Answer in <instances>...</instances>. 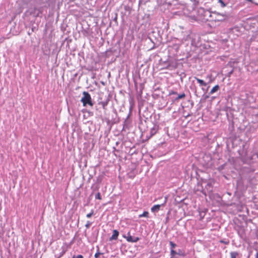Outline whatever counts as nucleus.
<instances>
[{
    "label": "nucleus",
    "instance_id": "obj_10",
    "mask_svg": "<svg viewBox=\"0 0 258 258\" xmlns=\"http://www.w3.org/2000/svg\"><path fill=\"white\" fill-rule=\"evenodd\" d=\"M148 215H149L148 212L145 211V212H143V213L142 214L140 215L139 216V218H141V217H148Z\"/></svg>",
    "mask_w": 258,
    "mask_h": 258
},
{
    "label": "nucleus",
    "instance_id": "obj_21",
    "mask_svg": "<svg viewBox=\"0 0 258 258\" xmlns=\"http://www.w3.org/2000/svg\"><path fill=\"white\" fill-rule=\"evenodd\" d=\"M95 198H96V199H98L100 200L101 199L100 194L99 192H98L97 194H96Z\"/></svg>",
    "mask_w": 258,
    "mask_h": 258
},
{
    "label": "nucleus",
    "instance_id": "obj_19",
    "mask_svg": "<svg viewBox=\"0 0 258 258\" xmlns=\"http://www.w3.org/2000/svg\"><path fill=\"white\" fill-rule=\"evenodd\" d=\"M72 258H84V256L81 254H79L77 255H74Z\"/></svg>",
    "mask_w": 258,
    "mask_h": 258
},
{
    "label": "nucleus",
    "instance_id": "obj_15",
    "mask_svg": "<svg viewBox=\"0 0 258 258\" xmlns=\"http://www.w3.org/2000/svg\"><path fill=\"white\" fill-rule=\"evenodd\" d=\"M207 78L209 79V83H211V82H212L213 81V80H214V79L212 78V75H210L207 76Z\"/></svg>",
    "mask_w": 258,
    "mask_h": 258
},
{
    "label": "nucleus",
    "instance_id": "obj_25",
    "mask_svg": "<svg viewBox=\"0 0 258 258\" xmlns=\"http://www.w3.org/2000/svg\"><path fill=\"white\" fill-rule=\"evenodd\" d=\"M220 2L221 3V4H222L223 5V6H225V4L221 0H220Z\"/></svg>",
    "mask_w": 258,
    "mask_h": 258
},
{
    "label": "nucleus",
    "instance_id": "obj_3",
    "mask_svg": "<svg viewBox=\"0 0 258 258\" xmlns=\"http://www.w3.org/2000/svg\"><path fill=\"white\" fill-rule=\"evenodd\" d=\"M128 242H136L139 240V238L138 237H133L130 234V233L127 234V236H124Z\"/></svg>",
    "mask_w": 258,
    "mask_h": 258
},
{
    "label": "nucleus",
    "instance_id": "obj_1",
    "mask_svg": "<svg viewBox=\"0 0 258 258\" xmlns=\"http://www.w3.org/2000/svg\"><path fill=\"white\" fill-rule=\"evenodd\" d=\"M83 96L81 98V101L83 103V106H86L87 104L91 106L93 105V103L92 102L91 97L90 95L87 92L84 91L83 93Z\"/></svg>",
    "mask_w": 258,
    "mask_h": 258
},
{
    "label": "nucleus",
    "instance_id": "obj_17",
    "mask_svg": "<svg viewBox=\"0 0 258 258\" xmlns=\"http://www.w3.org/2000/svg\"><path fill=\"white\" fill-rule=\"evenodd\" d=\"M189 38V35H186L185 37H183L182 38V41L183 42V41H186Z\"/></svg>",
    "mask_w": 258,
    "mask_h": 258
},
{
    "label": "nucleus",
    "instance_id": "obj_26",
    "mask_svg": "<svg viewBox=\"0 0 258 258\" xmlns=\"http://www.w3.org/2000/svg\"><path fill=\"white\" fill-rule=\"evenodd\" d=\"M256 258H258V253H256Z\"/></svg>",
    "mask_w": 258,
    "mask_h": 258
},
{
    "label": "nucleus",
    "instance_id": "obj_24",
    "mask_svg": "<svg viewBox=\"0 0 258 258\" xmlns=\"http://www.w3.org/2000/svg\"><path fill=\"white\" fill-rule=\"evenodd\" d=\"M117 17H114V20L115 21H117Z\"/></svg>",
    "mask_w": 258,
    "mask_h": 258
},
{
    "label": "nucleus",
    "instance_id": "obj_22",
    "mask_svg": "<svg viewBox=\"0 0 258 258\" xmlns=\"http://www.w3.org/2000/svg\"><path fill=\"white\" fill-rule=\"evenodd\" d=\"M102 104L103 107L104 108L107 105V103L103 102H102Z\"/></svg>",
    "mask_w": 258,
    "mask_h": 258
},
{
    "label": "nucleus",
    "instance_id": "obj_6",
    "mask_svg": "<svg viewBox=\"0 0 258 258\" xmlns=\"http://www.w3.org/2000/svg\"><path fill=\"white\" fill-rule=\"evenodd\" d=\"M193 19L196 21H199L202 23L206 22L207 20H206L204 17H191Z\"/></svg>",
    "mask_w": 258,
    "mask_h": 258
},
{
    "label": "nucleus",
    "instance_id": "obj_12",
    "mask_svg": "<svg viewBox=\"0 0 258 258\" xmlns=\"http://www.w3.org/2000/svg\"><path fill=\"white\" fill-rule=\"evenodd\" d=\"M170 254L171 255V257H173L175 254H177V252L174 249H171Z\"/></svg>",
    "mask_w": 258,
    "mask_h": 258
},
{
    "label": "nucleus",
    "instance_id": "obj_11",
    "mask_svg": "<svg viewBox=\"0 0 258 258\" xmlns=\"http://www.w3.org/2000/svg\"><path fill=\"white\" fill-rule=\"evenodd\" d=\"M185 97V94L183 93L181 94L178 95V96L175 98V100H178L180 99L184 98Z\"/></svg>",
    "mask_w": 258,
    "mask_h": 258
},
{
    "label": "nucleus",
    "instance_id": "obj_13",
    "mask_svg": "<svg viewBox=\"0 0 258 258\" xmlns=\"http://www.w3.org/2000/svg\"><path fill=\"white\" fill-rule=\"evenodd\" d=\"M93 215H94V211H93V210H92L91 212L90 213L87 214L86 217L88 218H90Z\"/></svg>",
    "mask_w": 258,
    "mask_h": 258
},
{
    "label": "nucleus",
    "instance_id": "obj_5",
    "mask_svg": "<svg viewBox=\"0 0 258 258\" xmlns=\"http://www.w3.org/2000/svg\"><path fill=\"white\" fill-rule=\"evenodd\" d=\"M194 78L197 80L198 83L200 84L201 86H206L207 84L203 80H201L196 77H195Z\"/></svg>",
    "mask_w": 258,
    "mask_h": 258
},
{
    "label": "nucleus",
    "instance_id": "obj_9",
    "mask_svg": "<svg viewBox=\"0 0 258 258\" xmlns=\"http://www.w3.org/2000/svg\"><path fill=\"white\" fill-rule=\"evenodd\" d=\"M238 255L237 252L232 251L230 253L231 258H236V256Z\"/></svg>",
    "mask_w": 258,
    "mask_h": 258
},
{
    "label": "nucleus",
    "instance_id": "obj_16",
    "mask_svg": "<svg viewBox=\"0 0 258 258\" xmlns=\"http://www.w3.org/2000/svg\"><path fill=\"white\" fill-rule=\"evenodd\" d=\"M170 245L171 246V249H173L176 247V245L173 243L172 241H170L169 242Z\"/></svg>",
    "mask_w": 258,
    "mask_h": 258
},
{
    "label": "nucleus",
    "instance_id": "obj_20",
    "mask_svg": "<svg viewBox=\"0 0 258 258\" xmlns=\"http://www.w3.org/2000/svg\"><path fill=\"white\" fill-rule=\"evenodd\" d=\"M177 254H179V255H183L184 256V254L183 252H182V251L181 250H178V252H177Z\"/></svg>",
    "mask_w": 258,
    "mask_h": 258
},
{
    "label": "nucleus",
    "instance_id": "obj_23",
    "mask_svg": "<svg viewBox=\"0 0 258 258\" xmlns=\"http://www.w3.org/2000/svg\"><path fill=\"white\" fill-rule=\"evenodd\" d=\"M177 94V93L175 92H172V93H170V94Z\"/></svg>",
    "mask_w": 258,
    "mask_h": 258
},
{
    "label": "nucleus",
    "instance_id": "obj_2",
    "mask_svg": "<svg viewBox=\"0 0 258 258\" xmlns=\"http://www.w3.org/2000/svg\"><path fill=\"white\" fill-rule=\"evenodd\" d=\"M167 200V198L165 197L163 203L160 205H154V206H153L151 209V211L153 213L157 212L158 211H159L160 207L161 206H164L165 204L166 203Z\"/></svg>",
    "mask_w": 258,
    "mask_h": 258
},
{
    "label": "nucleus",
    "instance_id": "obj_4",
    "mask_svg": "<svg viewBox=\"0 0 258 258\" xmlns=\"http://www.w3.org/2000/svg\"><path fill=\"white\" fill-rule=\"evenodd\" d=\"M118 235H119L118 231L117 230H114L113 231V234L111 236V237L110 238V240H116V239H117Z\"/></svg>",
    "mask_w": 258,
    "mask_h": 258
},
{
    "label": "nucleus",
    "instance_id": "obj_14",
    "mask_svg": "<svg viewBox=\"0 0 258 258\" xmlns=\"http://www.w3.org/2000/svg\"><path fill=\"white\" fill-rule=\"evenodd\" d=\"M92 224V223L89 221H88L86 223V224H85V227L87 228H89L91 226Z\"/></svg>",
    "mask_w": 258,
    "mask_h": 258
},
{
    "label": "nucleus",
    "instance_id": "obj_8",
    "mask_svg": "<svg viewBox=\"0 0 258 258\" xmlns=\"http://www.w3.org/2000/svg\"><path fill=\"white\" fill-rule=\"evenodd\" d=\"M216 21H211L209 23H208L207 25L210 27H215L216 26Z\"/></svg>",
    "mask_w": 258,
    "mask_h": 258
},
{
    "label": "nucleus",
    "instance_id": "obj_7",
    "mask_svg": "<svg viewBox=\"0 0 258 258\" xmlns=\"http://www.w3.org/2000/svg\"><path fill=\"white\" fill-rule=\"evenodd\" d=\"M220 87H219V86L218 85H217L216 86H215L211 90L210 92V94H213V93H214L215 92H217L218 90H219Z\"/></svg>",
    "mask_w": 258,
    "mask_h": 258
},
{
    "label": "nucleus",
    "instance_id": "obj_18",
    "mask_svg": "<svg viewBox=\"0 0 258 258\" xmlns=\"http://www.w3.org/2000/svg\"><path fill=\"white\" fill-rule=\"evenodd\" d=\"M101 254H102L101 253H100L99 251H98L95 254V257L98 258Z\"/></svg>",
    "mask_w": 258,
    "mask_h": 258
}]
</instances>
